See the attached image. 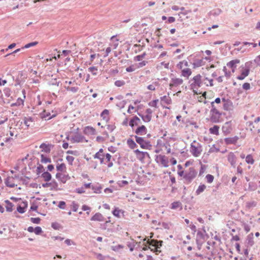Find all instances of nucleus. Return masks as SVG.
Masks as SVG:
<instances>
[{
  "label": "nucleus",
  "mask_w": 260,
  "mask_h": 260,
  "mask_svg": "<svg viewBox=\"0 0 260 260\" xmlns=\"http://www.w3.org/2000/svg\"><path fill=\"white\" fill-rule=\"evenodd\" d=\"M211 109L210 111V117L209 118H207L206 120L213 123H220L221 121L220 119L222 113L220 112L216 108L213 103H211ZM223 114H224V113H223Z\"/></svg>",
  "instance_id": "obj_1"
},
{
  "label": "nucleus",
  "mask_w": 260,
  "mask_h": 260,
  "mask_svg": "<svg viewBox=\"0 0 260 260\" xmlns=\"http://www.w3.org/2000/svg\"><path fill=\"white\" fill-rule=\"evenodd\" d=\"M135 138L136 142L140 145L141 148L148 150L152 149V145L149 141L145 140L144 138L138 136H135Z\"/></svg>",
  "instance_id": "obj_2"
},
{
  "label": "nucleus",
  "mask_w": 260,
  "mask_h": 260,
  "mask_svg": "<svg viewBox=\"0 0 260 260\" xmlns=\"http://www.w3.org/2000/svg\"><path fill=\"white\" fill-rule=\"evenodd\" d=\"M202 76L200 74L194 76L192 79L193 82L190 84V88L193 91L194 89H198L202 86L203 80L201 79Z\"/></svg>",
  "instance_id": "obj_3"
},
{
  "label": "nucleus",
  "mask_w": 260,
  "mask_h": 260,
  "mask_svg": "<svg viewBox=\"0 0 260 260\" xmlns=\"http://www.w3.org/2000/svg\"><path fill=\"white\" fill-rule=\"evenodd\" d=\"M197 172L195 169L192 168H189L188 172L185 173L184 175V178L188 182L190 183L196 177Z\"/></svg>",
  "instance_id": "obj_4"
},
{
  "label": "nucleus",
  "mask_w": 260,
  "mask_h": 260,
  "mask_svg": "<svg viewBox=\"0 0 260 260\" xmlns=\"http://www.w3.org/2000/svg\"><path fill=\"white\" fill-rule=\"evenodd\" d=\"M155 161L158 164H160L164 167L167 168L169 167V160L165 155H158L156 156Z\"/></svg>",
  "instance_id": "obj_5"
},
{
  "label": "nucleus",
  "mask_w": 260,
  "mask_h": 260,
  "mask_svg": "<svg viewBox=\"0 0 260 260\" xmlns=\"http://www.w3.org/2000/svg\"><path fill=\"white\" fill-rule=\"evenodd\" d=\"M144 241H146V243L148 244L149 246H151L152 247H156L157 248H160L162 244V241H158L155 239H152L151 240H147V238H145L144 240Z\"/></svg>",
  "instance_id": "obj_6"
},
{
  "label": "nucleus",
  "mask_w": 260,
  "mask_h": 260,
  "mask_svg": "<svg viewBox=\"0 0 260 260\" xmlns=\"http://www.w3.org/2000/svg\"><path fill=\"white\" fill-rule=\"evenodd\" d=\"M134 152L136 154L137 158L141 161H143L146 157L149 158H150L149 154L147 152H143L139 149H136L134 150Z\"/></svg>",
  "instance_id": "obj_7"
},
{
  "label": "nucleus",
  "mask_w": 260,
  "mask_h": 260,
  "mask_svg": "<svg viewBox=\"0 0 260 260\" xmlns=\"http://www.w3.org/2000/svg\"><path fill=\"white\" fill-rule=\"evenodd\" d=\"M232 130L231 121L226 122L222 127V131L224 135L229 134Z\"/></svg>",
  "instance_id": "obj_8"
},
{
  "label": "nucleus",
  "mask_w": 260,
  "mask_h": 260,
  "mask_svg": "<svg viewBox=\"0 0 260 260\" xmlns=\"http://www.w3.org/2000/svg\"><path fill=\"white\" fill-rule=\"evenodd\" d=\"M202 151L201 148H199L198 147L193 145L192 143L191 144L190 151L193 156H199L201 154Z\"/></svg>",
  "instance_id": "obj_9"
},
{
  "label": "nucleus",
  "mask_w": 260,
  "mask_h": 260,
  "mask_svg": "<svg viewBox=\"0 0 260 260\" xmlns=\"http://www.w3.org/2000/svg\"><path fill=\"white\" fill-rule=\"evenodd\" d=\"M183 80L181 78H173L171 80V82L169 84L170 88L173 87H177L181 85L183 83Z\"/></svg>",
  "instance_id": "obj_10"
},
{
  "label": "nucleus",
  "mask_w": 260,
  "mask_h": 260,
  "mask_svg": "<svg viewBox=\"0 0 260 260\" xmlns=\"http://www.w3.org/2000/svg\"><path fill=\"white\" fill-rule=\"evenodd\" d=\"M172 9L174 11H178V10H180L181 11L179 13L177 14V15L178 16H179L180 14L185 15L189 14V13H190L191 12V11L190 10H185L184 7L179 8L178 6H175V5L173 6L172 7Z\"/></svg>",
  "instance_id": "obj_11"
},
{
  "label": "nucleus",
  "mask_w": 260,
  "mask_h": 260,
  "mask_svg": "<svg viewBox=\"0 0 260 260\" xmlns=\"http://www.w3.org/2000/svg\"><path fill=\"white\" fill-rule=\"evenodd\" d=\"M248 64V62L245 63V66L247 68L242 71L240 75L237 77V79L242 80L249 75L250 69H249L248 67H247Z\"/></svg>",
  "instance_id": "obj_12"
},
{
  "label": "nucleus",
  "mask_w": 260,
  "mask_h": 260,
  "mask_svg": "<svg viewBox=\"0 0 260 260\" xmlns=\"http://www.w3.org/2000/svg\"><path fill=\"white\" fill-rule=\"evenodd\" d=\"M21 202L23 205L22 206L20 205H17V212L21 214L24 213L25 209L27 207V202L26 201H22L21 199L17 198V202Z\"/></svg>",
  "instance_id": "obj_13"
},
{
  "label": "nucleus",
  "mask_w": 260,
  "mask_h": 260,
  "mask_svg": "<svg viewBox=\"0 0 260 260\" xmlns=\"http://www.w3.org/2000/svg\"><path fill=\"white\" fill-rule=\"evenodd\" d=\"M239 139V138L238 136L225 138L224 139V142L226 145L235 144L237 142Z\"/></svg>",
  "instance_id": "obj_14"
},
{
  "label": "nucleus",
  "mask_w": 260,
  "mask_h": 260,
  "mask_svg": "<svg viewBox=\"0 0 260 260\" xmlns=\"http://www.w3.org/2000/svg\"><path fill=\"white\" fill-rule=\"evenodd\" d=\"M83 133L85 135H95L96 131L95 128L90 126H87L84 128Z\"/></svg>",
  "instance_id": "obj_15"
},
{
  "label": "nucleus",
  "mask_w": 260,
  "mask_h": 260,
  "mask_svg": "<svg viewBox=\"0 0 260 260\" xmlns=\"http://www.w3.org/2000/svg\"><path fill=\"white\" fill-rule=\"evenodd\" d=\"M228 160L232 166L235 167L236 163V157L233 152H230L229 154Z\"/></svg>",
  "instance_id": "obj_16"
},
{
  "label": "nucleus",
  "mask_w": 260,
  "mask_h": 260,
  "mask_svg": "<svg viewBox=\"0 0 260 260\" xmlns=\"http://www.w3.org/2000/svg\"><path fill=\"white\" fill-rule=\"evenodd\" d=\"M90 220L91 221H105V218L101 213L98 212L92 216Z\"/></svg>",
  "instance_id": "obj_17"
},
{
  "label": "nucleus",
  "mask_w": 260,
  "mask_h": 260,
  "mask_svg": "<svg viewBox=\"0 0 260 260\" xmlns=\"http://www.w3.org/2000/svg\"><path fill=\"white\" fill-rule=\"evenodd\" d=\"M147 128L145 125H141L137 127L135 131V133L137 135H142L146 134Z\"/></svg>",
  "instance_id": "obj_18"
},
{
  "label": "nucleus",
  "mask_w": 260,
  "mask_h": 260,
  "mask_svg": "<svg viewBox=\"0 0 260 260\" xmlns=\"http://www.w3.org/2000/svg\"><path fill=\"white\" fill-rule=\"evenodd\" d=\"M50 115L51 114L49 112H46L45 110H44L42 113H41L40 116L42 119L45 118V119L50 120L56 116L55 114H54L52 116H50Z\"/></svg>",
  "instance_id": "obj_19"
},
{
  "label": "nucleus",
  "mask_w": 260,
  "mask_h": 260,
  "mask_svg": "<svg viewBox=\"0 0 260 260\" xmlns=\"http://www.w3.org/2000/svg\"><path fill=\"white\" fill-rule=\"evenodd\" d=\"M85 139V138L83 136H82L79 134H77L76 135L71 138V140L73 141V142L76 143L81 142Z\"/></svg>",
  "instance_id": "obj_20"
},
{
  "label": "nucleus",
  "mask_w": 260,
  "mask_h": 260,
  "mask_svg": "<svg viewBox=\"0 0 260 260\" xmlns=\"http://www.w3.org/2000/svg\"><path fill=\"white\" fill-rule=\"evenodd\" d=\"M233 107V104L230 100H228L226 103H224L223 105V109L225 111H230L232 110Z\"/></svg>",
  "instance_id": "obj_21"
},
{
  "label": "nucleus",
  "mask_w": 260,
  "mask_h": 260,
  "mask_svg": "<svg viewBox=\"0 0 260 260\" xmlns=\"http://www.w3.org/2000/svg\"><path fill=\"white\" fill-rule=\"evenodd\" d=\"M239 62L240 60L236 59L230 61L226 64V65L228 67L233 69L232 71L234 72V69L236 68V64L239 63Z\"/></svg>",
  "instance_id": "obj_22"
},
{
  "label": "nucleus",
  "mask_w": 260,
  "mask_h": 260,
  "mask_svg": "<svg viewBox=\"0 0 260 260\" xmlns=\"http://www.w3.org/2000/svg\"><path fill=\"white\" fill-rule=\"evenodd\" d=\"M38 44V42L35 41V42H32L30 43H29L24 46L21 47L20 48H17V52L21 51V50H23L24 49H27L31 47H33L36 46Z\"/></svg>",
  "instance_id": "obj_23"
},
{
  "label": "nucleus",
  "mask_w": 260,
  "mask_h": 260,
  "mask_svg": "<svg viewBox=\"0 0 260 260\" xmlns=\"http://www.w3.org/2000/svg\"><path fill=\"white\" fill-rule=\"evenodd\" d=\"M5 184L8 187H14L15 185L14 181V178L8 177L5 180Z\"/></svg>",
  "instance_id": "obj_24"
},
{
  "label": "nucleus",
  "mask_w": 260,
  "mask_h": 260,
  "mask_svg": "<svg viewBox=\"0 0 260 260\" xmlns=\"http://www.w3.org/2000/svg\"><path fill=\"white\" fill-rule=\"evenodd\" d=\"M41 177H42L44 181L46 182L50 181L52 178L51 174L48 171H46L43 173Z\"/></svg>",
  "instance_id": "obj_25"
},
{
  "label": "nucleus",
  "mask_w": 260,
  "mask_h": 260,
  "mask_svg": "<svg viewBox=\"0 0 260 260\" xmlns=\"http://www.w3.org/2000/svg\"><path fill=\"white\" fill-rule=\"evenodd\" d=\"M247 244V247L248 246L251 247L254 244V241H253V234L251 233L249 234L246 239Z\"/></svg>",
  "instance_id": "obj_26"
},
{
  "label": "nucleus",
  "mask_w": 260,
  "mask_h": 260,
  "mask_svg": "<svg viewBox=\"0 0 260 260\" xmlns=\"http://www.w3.org/2000/svg\"><path fill=\"white\" fill-rule=\"evenodd\" d=\"M219 126L217 125H214L213 127L209 128V132L211 134L218 135H219Z\"/></svg>",
  "instance_id": "obj_27"
},
{
  "label": "nucleus",
  "mask_w": 260,
  "mask_h": 260,
  "mask_svg": "<svg viewBox=\"0 0 260 260\" xmlns=\"http://www.w3.org/2000/svg\"><path fill=\"white\" fill-rule=\"evenodd\" d=\"M191 69L189 68H186L182 70L181 76L188 78V77L191 75Z\"/></svg>",
  "instance_id": "obj_28"
},
{
  "label": "nucleus",
  "mask_w": 260,
  "mask_h": 260,
  "mask_svg": "<svg viewBox=\"0 0 260 260\" xmlns=\"http://www.w3.org/2000/svg\"><path fill=\"white\" fill-rule=\"evenodd\" d=\"M180 208V210L182 209V204L179 201L174 202L171 204V209H177L178 208Z\"/></svg>",
  "instance_id": "obj_29"
},
{
  "label": "nucleus",
  "mask_w": 260,
  "mask_h": 260,
  "mask_svg": "<svg viewBox=\"0 0 260 260\" xmlns=\"http://www.w3.org/2000/svg\"><path fill=\"white\" fill-rule=\"evenodd\" d=\"M161 102H164L167 105H170L172 103V100L170 97L164 95L160 98Z\"/></svg>",
  "instance_id": "obj_30"
},
{
  "label": "nucleus",
  "mask_w": 260,
  "mask_h": 260,
  "mask_svg": "<svg viewBox=\"0 0 260 260\" xmlns=\"http://www.w3.org/2000/svg\"><path fill=\"white\" fill-rule=\"evenodd\" d=\"M138 114L139 116L141 117L142 120L145 122H148L150 121L151 120L152 115H146L144 116L140 113H138Z\"/></svg>",
  "instance_id": "obj_31"
},
{
  "label": "nucleus",
  "mask_w": 260,
  "mask_h": 260,
  "mask_svg": "<svg viewBox=\"0 0 260 260\" xmlns=\"http://www.w3.org/2000/svg\"><path fill=\"white\" fill-rule=\"evenodd\" d=\"M109 114V111L107 109H105L103 111V112L101 114V116L103 118V119L106 120L107 122L109 121V118L106 116L108 115Z\"/></svg>",
  "instance_id": "obj_32"
},
{
  "label": "nucleus",
  "mask_w": 260,
  "mask_h": 260,
  "mask_svg": "<svg viewBox=\"0 0 260 260\" xmlns=\"http://www.w3.org/2000/svg\"><path fill=\"white\" fill-rule=\"evenodd\" d=\"M127 144L128 146V147L132 149H133L137 147V144L134 142V141L132 139H128L127 140Z\"/></svg>",
  "instance_id": "obj_33"
},
{
  "label": "nucleus",
  "mask_w": 260,
  "mask_h": 260,
  "mask_svg": "<svg viewBox=\"0 0 260 260\" xmlns=\"http://www.w3.org/2000/svg\"><path fill=\"white\" fill-rule=\"evenodd\" d=\"M206 186L204 184H200L198 189L196 191V195L198 196L202 192H203L205 189H206Z\"/></svg>",
  "instance_id": "obj_34"
},
{
  "label": "nucleus",
  "mask_w": 260,
  "mask_h": 260,
  "mask_svg": "<svg viewBox=\"0 0 260 260\" xmlns=\"http://www.w3.org/2000/svg\"><path fill=\"white\" fill-rule=\"evenodd\" d=\"M5 203L6 204V208L8 212H11L13 210V204L10 202L9 200H6Z\"/></svg>",
  "instance_id": "obj_35"
},
{
  "label": "nucleus",
  "mask_w": 260,
  "mask_h": 260,
  "mask_svg": "<svg viewBox=\"0 0 260 260\" xmlns=\"http://www.w3.org/2000/svg\"><path fill=\"white\" fill-rule=\"evenodd\" d=\"M40 148H42V151L45 152L46 153H49L51 151L49 146L45 143L41 144L40 146Z\"/></svg>",
  "instance_id": "obj_36"
},
{
  "label": "nucleus",
  "mask_w": 260,
  "mask_h": 260,
  "mask_svg": "<svg viewBox=\"0 0 260 260\" xmlns=\"http://www.w3.org/2000/svg\"><path fill=\"white\" fill-rule=\"evenodd\" d=\"M257 188V184L254 182H250L248 184V189L250 191H254Z\"/></svg>",
  "instance_id": "obj_37"
},
{
  "label": "nucleus",
  "mask_w": 260,
  "mask_h": 260,
  "mask_svg": "<svg viewBox=\"0 0 260 260\" xmlns=\"http://www.w3.org/2000/svg\"><path fill=\"white\" fill-rule=\"evenodd\" d=\"M51 187L50 188L51 190H59V189L58 188V183L55 180H53L51 182Z\"/></svg>",
  "instance_id": "obj_38"
},
{
  "label": "nucleus",
  "mask_w": 260,
  "mask_h": 260,
  "mask_svg": "<svg viewBox=\"0 0 260 260\" xmlns=\"http://www.w3.org/2000/svg\"><path fill=\"white\" fill-rule=\"evenodd\" d=\"M91 187L94 193H101L102 189V187L101 185H92Z\"/></svg>",
  "instance_id": "obj_39"
},
{
  "label": "nucleus",
  "mask_w": 260,
  "mask_h": 260,
  "mask_svg": "<svg viewBox=\"0 0 260 260\" xmlns=\"http://www.w3.org/2000/svg\"><path fill=\"white\" fill-rule=\"evenodd\" d=\"M221 13V10L219 9H215L212 11H211L209 13V15H213V16H217L219 15Z\"/></svg>",
  "instance_id": "obj_40"
},
{
  "label": "nucleus",
  "mask_w": 260,
  "mask_h": 260,
  "mask_svg": "<svg viewBox=\"0 0 260 260\" xmlns=\"http://www.w3.org/2000/svg\"><path fill=\"white\" fill-rule=\"evenodd\" d=\"M66 169V165L64 163L58 164L56 166V170L57 171L62 172L64 170Z\"/></svg>",
  "instance_id": "obj_41"
},
{
  "label": "nucleus",
  "mask_w": 260,
  "mask_h": 260,
  "mask_svg": "<svg viewBox=\"0 0 260 260\" xmlns=\"http://www.w3.org/2000/svg\"><path fill=\"white\" fill-rule=\"evenodd\" d=\"M246 162L248 164H253L254 163V159L251 154H248L246 156Z\"/></svg>",
  "instance_id": "obj_42"
},
{
  "label": "nucleus",
  "mask_w": 260,
  "mask_h": 260,
  "mask_svg": "<svg viewBox=\"0 0 260 260\" xmlns=\"http://www.w3.org/2000/svg\"><path fill=\"white\" fill-rule=\"evenodd\" d=\"M121 210L119 209L118 207H115L114 210L112 211V214L114 216L119 217H120V212Z\"/></svg>",
  "instance_id": "obj_43"
},
{
  "label": "nucleus",
  "mask_w": 260,
  "mask_h": 260,
  "mask_svg": "<svg viewBox=\"0 0 260 260\" xmlns=\"http://www.w3.org/2000/svg\"><path fill=\"white\" fill-rule=\"evenodd\" d=\"M41 161L42 163H48V162H51V159L50 158L45 157L44 154H41Z\"/></svg>",
  "instance_id": "obj_44"
},
{
  "label": "nucleus",
  "mask_w": 260,
  "mask_h": 260,
  "mask_svg": "<svg viewBox=\"0 0 260 260\" xmlns=\"http://www.w3.org/2000/svg\"><path fill=\"white\" fill-rule=\"evenodd\" d=\"M199 239H204V235L203 233L200 231H198L197 234L196 241L197 243H198Z\"/></svg>",
  "instance_id": "obj_45"
},
{
  "label": "nucleus",
  "mask_w": 260,
  "mask_h": 260,
  "mask_svg": "<svg viewBox=\"0 0 260 260\" xmlns=\"http://www.w3.org/2000/svg\"><path fill=\"white\" fill-rule=\"evenodd\" d=\"M146 55V52H144L141 55H137L134 57V60L135 61H139L142 60L143 58H144Z\"/></svg>",
  "instance_id": "obj_46"
},
{
  "label": "nucleus",
  "mask_w": 260,
  "mask_h": 260,
  "mask_svg": "<svg viewBox=\"0 0 260 260\" xmlns=\"http://www.w3.org/2000/svg\"><path fill=\"white\" fill-rule=\"evenodd\" d=\"M123 248V246L120 244H118L117 245L115 246H111V249L113 250L114 251H117L120 249H122Z\"/></svg>",
  "instance_id": "obj_47"
},
{
  "label": "nucleus",
  "mask_w": 260,
  "mask_h": 260,
  "mask_svg": "<svg viewBox=\"0 0 260 260\" xmlns=\"http://www.w3.org/2000/svg\"><path fill=\"white\" fill-rule=\"evenodd\" d=\"M98 69L95 67H91L88 68V71L90 72H91L92 74L93 75H97V71Z\"/></svg>",
  "instance_id": "obj_48"
},
{
  "label": "nucleus",
  "mask_w": 260,
  "mask_h": 260,
  "mask_svg": "<svg viewBox=\"0 0 260 260\" xmlns=\"http://www.w3.org/2000/svg\"><path fill=\"white\" fill-rule=\"evenodd\" d=\"M207 181L208 183H211L213 181L214 176L211 174H208L206 176Z\"/></svg>",
  "instance_id": "obj_49"
},
{
  "label": "nucleus",
  "mask_w": 260,
  "mask_h": 260,
  "mask_svg": "<svg viewBox=\"0 0 260 260\" xmlns=\"http://www.w3.org/2000/svg\"><path fill=\"white\" fill-rule=\"evenodd\" d=\"M44 170V168L43 165L39 164V166L37 168V174L39 175Z\"/></svg>",
  "instance_id": "obj_50"
},
{
  "label": "nucleus",
  "mask_w": 260,
  "mask_h": 260,
  "mask_svg": "<svg viewBox=\"0 0 260 260\" xmlns=\"http://www.w3.org/2000/svg\"><path fill=\"white\" fill-rule=\"evenodd\" d=\"M74 157L72 156L68 155L66 157V159L69 164L71 166L73 165V162L74 160Z\"/></svg>",
  "instance_id": "obj_51"
},
{
  "label": "nucleus",
  "mask_w": 260,
  "mask_h": 260,
  "mask_svg": "<svg viewBox=\"0 0 260 260\" xmlns=\"http://www.w3.org/2000/svg\"><path fill=\"white\" fill-rule=\"evenodd\" d=\"M37 235H40L42 232H43V231L42 230V228L40 227V226H36L35 229H34V232Z\"/></svg>",
  "instance_id": "obj_52"
},
{
  "label": "nucleus",
  "mask_w": 260,
  "mask_h": 260,
  "mask_svg": "<svg viewBox=\"0 0 260 260\" xmlns=\"http://www.w3.org/2000/svg\"><path fill=\"white\" fill-rule=\"evenodd\" d=\"M70 179V177L69 176V175H63L61 179V182L63 183H65L67 181Z\"/></svg>",
  "instance_id": "obj_53"
},
{
  "label": "nucleus",
  "mask_w": 260,
  "mask_h": 260,
  "mask_svg": "<svg viewBox=\"0 0 260 260\" xmlns=\"http://www.w3.org/2000/svg\"><path fill=\"white\" fill-rule=\"evenodd\" d=\"M72 210L74 212H77L79 207V205L75 201H73L72 203Z\"/></svg>",
  "instance_id": "obj_54"
},
{
  "label": "nucleus",
  "mask_w": 260,
  "mask_h": 260,
  "mask_svg": "<svg viewBox=\"0 0 260 260\" xmlns=\"http://www.w3.org/2000/svg\"><path fill=\"white\" fill-rule=\"evenodd\" d=\"M60 83V81H57V79L55 78V79H52L50 82H49V85H56L57 86H59V84Z\"/></svg>",
  "instance_id": "obj_55"
},
{
  "label": "nucleus",
  "mask_w": 260,
  "mask_h": 260,
  "mask_svg": "<svg viewBox=\"0 0 260 260\" xmlns=\"http://www.w3.org/2000/svg\"><path fill=\"white\" fill-rule=\"evenodd\" d=\"M30 220L32 223L36 224H39L41 221V219L39 217H31Z\"/></svg>",
  "instance_id": "obj_56"
},
{
  "label": "nucleus",
  "mask_w": 260,
  "mask_h": 260,
  "mask_svg": "<svg viewBox=\"0 0 260 260\" xmlns=\"http://www.w3.org/2000/svg\"><path fill=\"white\" fill-rule=\"evenodd\" d=\"M158 102V99L154 100L148 103V105L151 107H157V102Z\"/></svg>",
  "instance_id": "obj_57"
},
{
  "label": "nucleus",
  "mask_w": 260,
  "mask_h": 260,
  "mask_svg": "<svg viewBox=\"0 0 260 260\" xmlns=\"http://www.w3.org/2000/svg\"><path fill=\"white\" fill-rule=\"evenodd\" d=\"M124 84V81L122 80H116L114 83L115 85L117 87H121L123 86Z\"/></svg>",
  "instance_id": "obj_58"
},
{
  "label": "nucleus",
  "mask_w": 260,
  "mask_h": 260,
  "mask_svg": "<svg viewBox=\"0 0 260 260\" xmlns=\"http://www.w3.org/2000/svg\"><path fill=\"white\" fill-rule=\"evenodd\" d=\"M24 178H21V180L23 181L24 184H27L28 183V180L31 178L30 176H24Z\"/></svg>",
  "instance_id": "obj_59"
},
{
  "label": "nucleus",
  "mask_w": 260,
  "mask_h": 260,
  "mask_svg": "<svg viewBox=\"0 0 260 260\" xmlns=\"http://www.w3.org/2000/svg\"><path fill=\"white\" fill-rule=\"evenodd\" d=\"M66 89L67 90L71 91L74 93L76 92L79 90V88L78 87H68Z\"/></svg>",
  "instance_id": "obj_60"
},
{
  "label": "nucleus",
  "mask_w": 260,
  "mask_h": 260,
  "mask_svg": "<svg viewBox=\"0 0 260 260\" xmlns=\"http://www.w3.org/2000/svg\"><path fill=\"white\" fill-rule=\"evenodd\" d=\"M97 258L99 260H107V259L109 257L108 256H104V255H103L101 253H99L98 255H97V256H96Z\"/></svg>",
  "instance_id": "obj_61"
},
{
  "label": "nucleus",
  "mask_w": 260,
  "mask_h": 260,
  "mask_svg": "<svg viewBox=\"0 0 260 260\" xmlns=\"http://www.w3.org/2000/svg\"><path fill=\"white\" fill-rule=\"evenodd\" d=\"M138 125V122H135V120L133 119V118H132L129 122V125L131 127H133L135 125Z\"/></svg>",
  "instance_id": "obj_62"
},
{
  "label": "nucleus",
  "mask_w": 260,
  "mask_h": 260,
  "mask_svg": "<svg viewBox=\"0 0 260 260\" xmlns=\"http://www.w3.org/2000/svg\"><path fill=\"white\" fill-rule=\"evenodd\" d=\"M58 207L60 208V209H65V207H66V203L64 201H60L59 202V204L58 205Z\"/></svg>",
  "instance_id": "obj_63"
},
{
  "label": "nucleus",
  "mask_w": 260,
  "mask_h": 260,
  "mask_svg": "<svg viewBox=\"0 0 260 260\" xmlns=\"http://www.w3.org/2000/svg\"><path fill=\"white\" fill-rule=\"evenodd\" d=\"M242 88L244 90H249L250 88V85L249 83H244L242 85Z\"/></svg>",
  "instance_id": "obj_64"
}]
</instances>
